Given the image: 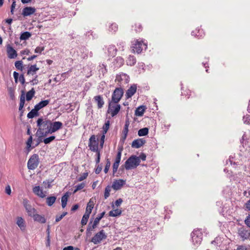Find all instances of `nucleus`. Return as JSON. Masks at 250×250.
<instances>
[{"label":"nucleus","instance_id":"nucleus-1","mask_svg":"<svg viewBox=\"0 0 250 250\" xmlns=\"http://www.w3.org/2000/svg\"><path fill=\"white\" fill-rule=\"evenodd\" d=\"M38 129L37 134L39 137H46L48 134H52L62 127V124L59 121L52 122L43 118H39L37 121Z\"/></svg>","mask_w":250,"mask_h":250},{"label":"nucleus","instance_id":"nucleus-2","mask_svg":"<svg viewBox=\"0 0 250 250\" xmlns=\"http://www.w3.org/2000/svg\"><path fill=\"white\" fill-rule=\"evenodd\" d=\"M147 47V42L145 40H136L132 42L131 49L134 53L139 54L143 50H146Z\"/></svg>","mask_w":250,"mask_h":250},{"label":"nucleus","instance_id":"nucleus-3","mask_svg":"<svg viewBox=\"0 0 250 250\" xmlns=\"http://www.w3.org/2000/svg\"><path fill=\"white\" fill-rule=\"evenodd\" d=\"M140 158L136 155H132L129 157L125 163V168L129 170L136 168L140 164Z\"/></svg>","mask_w":250,"mask_h":250},{"label":"nucleus","instance_id":"nucleus-4","mask_svg":"<svg viewBox=\"0 0 250 250\" xmlns=\"http://www.w3.org/2000/svg\"><path fill=\"white\" fill-rule=\"evenodd\" d=\"M191 241L194 247H198L202 242L203 234L200 229H195L191 233Z\"/></svg>","mask_w":250,"mask_h":250},{"label":"nucleus","instance_id":"nucleus-5","mask_svg":"<svg viewBox=\"0 0 250 250\" xmlns=\"http://www.w3.org/2000/svg\"><path fill=\"white\" fill-rule=\"evenodd\" d=\"M237 234L239 238L242 241L250 240V229L245 227H241L237 229Z\"/></svg>","mask_w":250,"mask_h":250},{"label":"nucleus","instance_id":"nucleus-6","mask_svg":"<svg viewBox=\"0 0 250 250\" xmlns=\"http://www.w3.org/2000/svg\"><path fill=\"white\" fill-rule=\"evenodd\" d=\"M121 109V105L118 103L109 102L107 112L113 117L116 116Z\"/></svg>","mask_w":250,"mask_h":250},{"label":"nucleus","instance_id":"nucleus-7","mask_svg":"<svg viewBox=\"0 0 250 250\" xmlns=\"http://www.w3.org/2000/svg\"><path fill=\"white\" fill-rule=\"evenodd\" d=\"M39 163V156L37 154H34L31 156L27 163V167L29 169L34 170L37 167Z\"/></svg>","mask_w":250,"mask_h":250},{"label":"nucleus","instance_id":"nucleus-8","mask_svg":"<svg viewBox=\"0 0 250 250\" xmlns=\"http://www.w3.org/2000/svg\"><path fill=\"white\" fill-rule=\"evenodd\" d=\"M115 81L118 83L119 85H124L129 81V77L126 74L120 73L117 75Z\"/></svg>","mask_w":250,"mask_h":250},{"label":"nucleus","instance_id":"nucleus-9","mask_svg":"<svg viewBox=\"0 0 250 250\" xmlns=\"http://www.w3.org/2000/svg\"><path fill=\"white\" fill-rule=\"evenodd\" d=\"M123 93V90L121 88H116L114 90L112 95L111 100L109 102L118 103L122 98Z\"/></svg>","mask_w":250,"mask_h":250},{"label":"nucleus","instance_id":"nucleus-10","mask_svg":"<svg viewBox=\"0 0 250 250\" xmlns=\"http://www.w3.org/2000/svg\"><path fill=\"white\" fill-rule=\"evenodd\" d=\"M106 235L104 230H101L97 233L91 239V242L94 244L100 243L103 239L106 238Z\"/></svg>","mask_w":250,"mask_h":250},{"label":"nucleus","instance_id":"nucleus-11","mask_svg":"<svg viewBox=\"0 0 250 250\" xmlns=\"http://www.w3.org/2000/svg\"><path fill=\"white\" fill-rule=\"evenodd\" d=\"M89 147L90 149L94 152L99 151L98 143L96 139L95 135H92L89 140Z\"/></svg>","mask_w":250,"mask_h":250},{"label":"nucleus","instance_id":"nucleus-12","mask_svg":"<svg viewBox=\"0 0 250 250\" xmlns=\"http://www.w3.org/2000/svg\"><path fill=\"white\" fill-rule=\"evenodd\" d=\"M33 193L38 197L43 198L46 197L47 192L45 191H43L42 187L39 186H36L33 188Z\"/></svg>","mask_w":250,"mask_h":250},{"label":"nucleus","instance_id":"nucleus-13","mask_svg":"<svg viewBox=\"0 0 250 250\" xmlns=\"http://www.w3.org/2000/svg\"><path fill=\"white\" fill-rule=\"evenodd\" d=\"M125 180L123 179H115L114 180L111 187L115 190H119L125 184Z\"/></svg>","mask_w":250,"mask_h":250},{"label":"nucleus","instance_id":"nucleus-14","mask_svg":"<svg viewBox=\"0 0 250 250\" xmlns=\"http://www.w3.org/2000/svg\"><path fill=\"white\" fill-rule=\"evenodd\" d=\"M6 52L10 59H15L18 56L17 51L9 44L6 45Z\"/></svg>","mask_w":250,"mask_h":250},{"label":"nucleus","instance_id":"nucleus-15","mask_svg":"<svg viewBox=\"0 0 250 250\" xmlns=\"http://www.w3.org/2000/svg\"><path fill=\"white\" fill-rule=\"evenodd\" d=\"M104 214H105V212H103L100 214H99L97 217H96V218L94 220V222L93 223L92 226L91 227L89 226L87 229V231H91L93 229L96 228L97 227V226L99 224L100 221L104 217Z\"/></svg>","mask_w":250,"mask_h":250},{"label":"nucleus","instance_id":"nucleus-16","mask_svg":"<svg viewBox=\"0 0 250 250\" xmlns=\"http://www.w3.org/2000/svg\"><path fill=\"white\" fill-rule=\"evenodd\" d=\"M23 205L29 216H32L33 215H34V214L36 213V210L34 208H32L30 204H28L27 200H24Z\"/></svg>","mask_w":250,"mask_h":250},{"label":"nucleus","instance_id":"nucleus-17","mask_svg":"<svg viewBox=\"0 0 250 250\" xmlns=\"http://www.w3.org/2000/svg\"><path fill=\"white\" fill-rule=\"evenodd\" d=\"M36 11L35 7H25L22 9V15L23 17L29 16L33 14Z\"/></svg>","mask_w":250,"mask_h":250},{"label":"nucleus","instance_id":"nucleus-18","mask_svg":"<svg viewBox=\"0 0 250 250\" xmlns=\"http://www.w3.org/2000/svg\"><path fill=\"white\" fill-rule=\"evenodd\" d=\"M39 70V67H38L37 64H33L29 66L28 67L27 75L28 76H34L36 75L37 72Z\"/></svg>","mask_w":250,"mask_h":250},{"label":"nucleus","instance_id":"nucleus-19","mask_svg":"<svg viewBox=\"0 0 250 250\" xmlns=\"http://www.w3.org/2000/svg\"><path fill=\"white\" fill-rule=\"evenodd\" d=\"M146 143V141L142 138L134 140L131 145V146L134 148H139L143 146Z\"/></svg>","mask_w":250,"mask_h":250},{"label":"nucleus","instance_id":"nucleus-20","mask_svg":"<svg viewBox=\"0 0 250 250\" xmlns=\"http://www.w3.org/2000/svg\"><path fill=\"white\" fill-rule=\"evenodd\" d=\"M13 77L16 83H17L18 82H19L21 83V84H24L25 78L23 74L19 75V74L18 72L14 71L13 73Z\"/></svg>","mask_w":250,"mask_h":250},{"label":"nucleus","instance_id":"nucleus-21","mask_svg":"<svg viewBox=\"0 0 250 250\" xmlns=\"http://www.w3.org/2000/svg\"><path fill=\"white\" fill-rule=\"evenodd\" d=\"M137 90L136 84L132 85L126 91L125 96L127 98H131L136 92Z\"/></svg>","mask_w":250,"mask_h":250},{"label":"nucleus","instance_id":"nucleus-22","mask_svg":"<svg viewBox=\"0 0 250 250\" xmlns=\"http://www.w3.org/2000/svg\"><path fill=\"white\" fill-rule=\"evenodd\" d=\"M16 224L20 228L21 230L23 231L25 229V222L24 219L21 217H17Z\"/></svg>","mask_w":250,"mask_h":250},{"label":"nucleus","instance_id":"nucleus-23","mask_svg":"<svg viewBox=\"0 0 250 250\" xmlns=\"http://www.w3.org/2000/svg\"><path fill=\"white\" fill-rule=\"evenodd\" d=\"M94 100L97 103L98 108H101L103 106L104 103L102 96L98 95L95 96Z\"/></svg>","mask_w":250,"mask_h":250},{"label":"nucleus","instance_id":"nucleus-24","mask_svg":"<svg viewBox=\"0 0 250 250\" xmlns=\"http://www.w3.org/2000/svg\"><path fill=\"white\" fill-rule=\"evenodd\" d=\"M50 102V100H46L41 101L34 106L38 111L47 105Z\"/></svg>","mask_w":250,"mask_h":250},{"label":"nucleus","instance_id":"nucleus-25","mask_svg":"<svg viewBox=\"0 0 250 250\" xmlns=\"http://www.w3.org/2000/svg\"><path fill=\"white\" fill-rule=\"evenodd\" d=\"M117 51L115 45H110L107 47L108 54L110 57H114L116 55Z\"/></svg>","mask_w":250,"mask_h":250},{"label":"nucleus","instance_id":"nucleus-26","mask_svg":"<svg viewBox=\"0 0 250 250\" xmlns=\"http://www.w3.org/2000/svg\"><path fill=\"white\" fill-rule=\"evenodd\" d=\"M94 205V201L93 199H90L87 204L85 212L89 214H91L92 209Z\"/></svg>","mask_w":250,"mask_h":250},{"label":"nucleus","instance_id":"nucleus-27","mask_svg":"<svg viewBox=\"0 0 250 250\" xmlns=\"http://www.w3.org/2000/svg\"><path fill=\"white\" fill-rule=\"evenodd\" d=\"M32 217L35 221H37L41 223H44L46 222V219L43 216L38 214H36V213Z\"/></svg>","mask_w":250,"mask_h":250},{"label":"nucleus","instance_id":"nucleus-28","mask_svg":"<svg viewBox=\"0 0 250 250\" xmlns=\"http://www.w3.org/2000/svg\"><path fill=\"white\" fill-rule=\"evenodd\" d=\"M191 35L198 38H201L204 36V33L202 29L198 28L191 32Z\"/></svg>","mask_w":250,"mask_h":250},{"label":"nucleus","instance_id":"nucleus-29","mask_svg":"<svg viewBox=\"0 0 250 250\" xmlns=\"http://www.w3.org/2000/svg\"><path fill=\"white\" fill-rule=\"evenodd\" d=\"M222 242V238L220 237H217L213 241H211V244L216 247H220L221 246Z\"/></svg>","mask_w":250,"mask_h":250},{"label":"nucleus","instance_id":"nucleus-30","mask_svg":"<svg viewBox=\"0 0 250 250\" xmlns=\"http://www.w3.org/2000/svg\"><path fill=\"white\" fill-rule=\"evenodd\" d=\"M145 111V106H140L135 110V114L137 116H142L143 115Z\"/></svg>","mask_w":250,"mask_h":250},{"label":"nucleus","instance_id":"nucleus-31","mask_svg":"<svg viewBox=\"0 0 250 250\" xmlns=\"http://www.w3.org/2000/svg\"><path fill=\"white\" fill-rule=\"evenodd\" d=\"M122 213V210L120 209H113L109 212V216L111 217H117L120 216Z\"/></svg>","mask_w":250,"mask_h":250},{"label":"nucleus","instance_id":"nucleus-32","mask_svg":"<svg viewBox=\"0 0 250 250\" xmlns=\"http://www.w3.org/2000/svg\"><path fill=\"white\" fill-rule=\"evenodd\" d=\"M136 62V58L133 56L129 55L126 60V63L128 65L133 66Z\"/></svg>","mask_w":250,"mask_h":250},{"label":"nucleus","instance_id":"nucleus-33","mask_svg":"<svg viewBox=\"0 0 250 250\" xmlns=\"http://www.w3.org/2000/svg\"><path fill=\"white\" fill-rule=\"evenodd\" d=\"M69 195L67 192L65 193L62 197L61 202H62V208H64L67 204V202L68 200Z\"/></svg>","mask_w":250,"mask_h":250},{"label":"nucleus","instance_id":"nucleus-34","mask_svg":"<svg viewBox=\"0 0 250 250\" xmlns=\"http://www.w3.org/2000/svg\"><path fill=\"white\" fill-rule=\"evenodd\" d=\"M129 125V122L128 121L126 120L125 122V125L124 130L123 131V133L124 134V137H123L124 139H125L127 137V133L128 132Z\"/></svg>","mask_w":250,"mask_h":250},{"label":"nucleus","instance_id":"nucleus-35","mask_svg":"<svg viewBox=\"0 0 250 250\" xmlns=\"http://www.w3.org/2000/svg\"><path fill=\"white\" fill-rule=\"evenodd\" d=\"M124 63V59L120 57H117L115 61V65L116 67H120Z\"/></svg>","mask_w":250,"mask_h":250},{"label":"nucleus","instance_id":"nucleus-36","mask_svg":"<svg viewBox=\"0 0 250 250\" xmlns=\"http://www.w3.org/2000/svg\"><path fill=\"white\" fill-rule=\"evenodd\" d=\"M35 93V91L33 88L27 92L26 94V99L27 101H29L31 100L32 98L34 97Z\"/></svg>","mask_w":250,"mask_h":250},{"label":"nucleus","instance_id":"nucleus-37","mask_svg":"<svg viewBox=\"0 0 250 250\" xmlns=\"http://www.w3.org/2000/svg\"><path fill=\"white\" fill-rule=\"evenodd\" d=\"M25 103V95L24 92L22 91V93L20 97V105H19V110H21L24 106Z\"/></svg>","mask_w":250,"mask_h":250},{"label":"nucleus","instance_id":"nucleus-38","mask_svg":"<svg viewBox=\"0 0 250 250\" xmlns=\"http://www.w3.org/2000/svg\"><path fill=\"white\" fill-rule=\"evenodd\" d=\"M31 36L29 32L26 31L22 33L20 36L21 40H26L28 39Z\"/></svg>","mask_w":250,"mask_h":250},{"label":"nucleus","instance_id":"nucleus-39","mask_svg":"<svg viewBox=\"0 0 250 250\" xmlns=\"http://www.w3.org/2000/svg\"><path fill=\"white\" fill-rule=\"evenodd\" d=\"M38 110L34 107V108L32 109L27 114V117L29 119L34 118L38 115Z\"/></svg>","mask_w":250,"mask_h":250},{"label":"nucleus","instance_id":"nucleus-40","mask_svg":"<svg viewBox=\"0 0 250 250\" xmlns=\"http://www.w3.org/2000/svg\"><path fill=\"white\" fill-rule=\"evenodd\" d=\"M148 133V129L146 127H145L140 129L138 132V134L139 136H144L146 135Z\"/></svg>","mask_w":250,"mask_h":250},{"label":"nucleus","instance_id":"nucleus-41","mask_svg":"<svg viewBox=\"0 0 250 250\" xmlns=\"http://www.w3.org/2000/svg\"><path fill=\"white\" fill-rule=\"evenodd\" d=\"M56 197L51 196L46 198V203L49 206H51L56 201Z\"/></svg>","mask_w":250,"mask_h":250},{"label":"nucleus","instance_id":"nucleus-42","mask_svg":"<svg viewBox=\"0 0 250 250\" xmlns=\"http://www.w3.org/2000/svg\"><path fill=\"white\" fill-rule=\"evenodd\" d=\"M228 162H229L231 165H233L234 166L241 165V164H240L238 161H236L234 157L232 156H230L229 160L227 161V164H228Z\"/></svg>","mask_w":250,"mask_h":250},{"label":"nucleus","instance_id":"nucleus-43","mask_svg":"<svg viewBox=\"0 0 250 250\" xmlns=\"http://www.w3.org/2000/svg\"><path fill=\"white\" fill-rule=\"evenodd\" d=\"M89 216H90L89 214L85 212V213L84 214V215L83 216V218H82V219L81 221V223H82V225L83 226V225H85L86 224L88 219L89 217Z\"/></svg>","mask_w":250,"mask_h":250},{"label":"nucleus","instance_id":"nucleus-44","mask_svg":"<svg viewBox=\"0 0 250 250\" xmlns=\"http://www.w3.org/2000/svg\"><path fill=\"white\" fill-rule=\"evenodd\" d=\"M118 30V25L115 23H112L109 25V31L111 32H115Z\"/></svg>","mask_w":250,"mask_h":250},{"label":"nucleus","instance_id":"nucleus-45","mask_svg":"<svg viewBox=\"0 0 250 250\" xmlns=\"http://www.w3.org/2000/svg\"><path fill=\"white\" fill-rule=\"evenodd\" d=\"M15 66L17 69L22 71L23 67V62L21 61H16L15 62Z\"/></svg>","mask_w":250,"mask_h":250},{"label":"nucleus","instance_id":"nucleus-46","mask_svg":"<svg viewBox=\"0 0 250 250\" xmlns=\"http://www.w3.org/2000/svg\"><path fill=\"white\" fill-rule=\"evenodd\" d=\"M111 188L112 187L109 186H108L105 188L104 194L105 199H107L109 196Z\"/></svg>","mask_w":250,"mask_h":250},{"label":"nucleus","instance_id":"nucleus-47","mask_svg":"<svg viewBox=\"0 0 250 250\" xmlns=\"http://www.w3.org/2000/svg\"><path fill=\"white\" fill-rule=\"evenodd\" d=\"M122 149H119L118 151L116 157V159L115 161V162H117L118 163H120V161L121 159V156H122Z\"/></svg>","mask_w":250,"mask_h":250},{"label":"nucleus","instance_id":"nucleus-48","mask_svg":"<svg viewBox=\"0 0 250 250\" xmlns=\"http://www.w3.org/2000/svg\"><path fill=\"white\" fill-rule=\"evenodd\" d=\"M55 139V136H51L48 138H46L44 139L43 142L45 144H48L50 143H51L52 141L54 140Z\"/></svg>","mask_w":250,"mask_h":250},{"label":"nucleus","instance_id":"nucleus-49","mask_svg":"<svg viewBox=\"0 0 250 250\" xmlns=\"http://www.w3.org/2000/svg\"><path fill=\"white\" fill-rule=\"evenodd\" d=\"M85 186V184L84 183H82L77 186H75V189H74L73 193H76L78 190L82 189Z\"/></svg>","mask_w":250,"mask_h":250},{"label":"nucleus","instance_id":"nucleus-50","mask_svg":"<svg viewBox=\"0 0 250 250\" xmlns=\"http://www.w3.org/2000/svg\"><path fill=\"white\" fill-rule=\"evenodd\" d=\"M109 125H110L109 121V120L106 121L103 126V130H104L103 133H104V134L106 133L108 129H109Z\"/></svg>","mask_w":250,"mask_h":250},{"label":"nucleus","instance_id":"nucleus-51","mask_svg":"<svg viewBox=\"0 0 250 250\" xmlns=\"http://www.w3.org/2000/svg\"><path fill=\"white\" fill-rule=\"evenodd\" d=\"M53 181V180H46L43 182V184L45 188H50L51 187V183Z\"/></svg>","mask_w":250,"mask_h":250},{"label":"nucleus","instance_id":"nucleus-52","mask_svg":"<svg viewBox=\"0 0 250 250\" xmlns=\"http://www.w3.org/2000/svg\"><path fill=\"white\" fill-rule=\"evenodd\" d=\"M99 71L101 72L103 74H105L106 72V69L105 65L104 64L99 65Z\"/></svg>","mask_w":250,"mask_h":250},{"label":"nucleus","instance_id":"nucleus-53","mask_svg":"<svg viewBox=\"0 0 250 250\" xmlns=\"http://www.w3.org/2000/svg\"><path fill=\"white\" fill-rule=\"evenodd\" d=\"M110 167V162L108 159H107L105 167L104 168V172L105 173H107V172L108 171Z\"/></svg>","mask_w":250,"mask_h":250},{"label":"nucleus","instance_id":"nucleus-54","mask_svg":"<svg viewBox=\"0 0 250 250\" xmlns=\"http://www.w3.org/2000/svg\"><path fill=\"white\" fill-rule=\"evenodd\" d=\"M243 120L245 124L250 125V115L244 116Z\"/></svg>","mask_w":250,"mask_h":250},{"label":"nucleus","instance_id":"nucleus-55","mask_svg":"<svg viewBox=\"0 0 250 250\" xmlns=\"http://www.w3.org/2000/svg\"><path fill=\"white\" fill-rule=\"evenodd\" d=\"M120 163H118L117 162H115L113 163V174L116 173L117 171L118 168L119 167Z\"/></svg>","mask_w":250,"mask_h":250},{"label":"nucleus","instance_id":"nucleus-56","mask_svg":"<svg viewBox=\"0 0 250 250\" xmlns=\"http://www.w3.org/2000/svg\"><path fill=\"white\" fill-rule=\"evenodd\" d=\"M44 47L43 46H38L35 49V52L36 53L41 54L44 50Z\"/></svg>","mask_w":250,"mask_h":250},{"label":"nucleus","instance_id":"nucleus-57","mask_svg":"<svg viewBox=\"0 0 250 250\" xmlns=\"http://www.w3.org/2000/svg\"><path fill=\"white\" fill-rule=\"evenodd\" d=\"M87 176V173H84L82 175L78 177V180L79 181H82L83 180H84Z\"/></svg>","mask_w":250,"mask_h":250},{"label":"nucleus","instance_id":"nucleus-58","mask_svg":"<svg viewBox=\"0 0 250 250\" xmlns=\"http://www.w3.org/2000/svg\"><path fill=\"white\" fill-rule=\"evenodd\" d=\"M236 250H250V249H248L247 246L245 245H240L237 247Z\"/></svg>","mask_w":250,"mask_h":250},{"label":"nucleus","instance_id":"nucleus-59","mask_svg":"<svg viewBox=\"0 0 250 250\" xmlns=\"http://www.w3.org/2000/svg\"><path fill=\"white\" fill-rule=\"evenodd\" d=\"M245 224L250 228V215H248L245 220Z\"/></svg>","mask_w":250,"mask_h":250},{"label":"nucleus","instance_id":"nucleus-60","mask_svg":"<svg viewBox=\"0 0 250 250\" xmlns=\"http://www.w3.org/2000/svg\"><path fill=\"white\" fill-rule=\"evenodd\" d=\"M135 30L136 32H140L142 30V26L139 23L135 24Z\"/></svg>","mask_w":250,"mask_h":250},{"label":"nucleus","instance_id":"nucleus-61","mask_svg":"<svg viewBox=\"0 0 250 250\" xmlns=\"http://www.w3.org/2000/svg\"><path fill=\"white\" fill-rule=\"evenodd\" d=\"M32 143V137L31 136L28 139L26 144L28 148H29L31 146V144Z\"/></svg>","mask_w":250,"mask_h":250},{"label":"nucleus","instance_id":"nucleus-62","mask_svg":"<svg viewBox=\"0 0 250 250\" xmlns=\"http://www.w3.org/2000/svg\"><path fill=\"white\" fill-rule=\"evenodd\" d=\"M31 82L33 83V84H37L39 82L38 80V76H34V78L32 79V80L31 81Z\"/></svg>","mask_w":250,"mask_h":250},{"label":"nucleus","instance_id":"nucleus-63","mask_svg":"<svg viewBox=\"0 0 250 250\" xmlns=\"http://www.w3.org/2000/svg\"><path fill=\"white\" fill-rule=\"evenodd\" d=\"M123 202V200L121 198H119L115 202V205L116 207H119L121 205Z\"/></svg>","mask_w":250,"mask_h":250},{"label":"nucleus","instance_id":"nucleus-64","mask_svg":"<svg viewBox=\"0 0 250 250\" xmlns=\"http://www.w3.org/2000/svg\"><path fill=\"white\" fill-rule=\"evenodd\" d=\"M245 207L248 210L250 211V199L246 203Z\"/></svg>","mask_w":250,"mask_h":250}]
</instances>
